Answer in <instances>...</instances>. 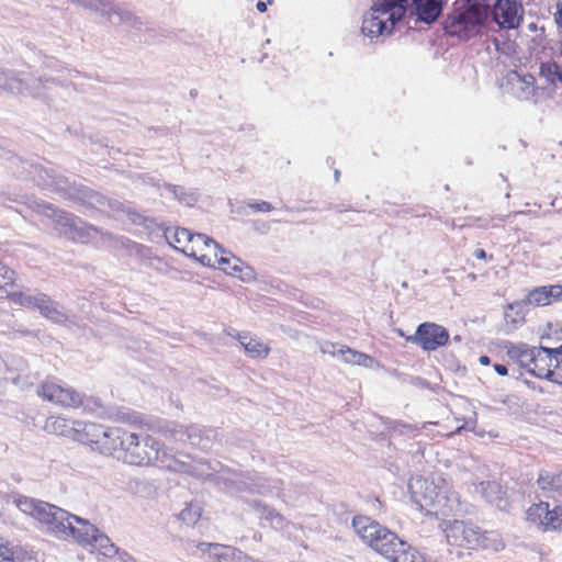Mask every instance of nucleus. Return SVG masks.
<instances>
[{"mask_svg":"<svg viewBox=\"0 0 562 562\" xmlns=\"http://www.w3.org/2000/svg\"><path fill=\"white\" fill-rule=\"evenodd\" d=\"M474 257L477 258V259H485L486 258V252H485L484 249L479 248V249H476L474 251Z\"/></svg>","mask_w":562,"mask_h":562,"instance_id":"6e6d98bb","label":"nucleus"},{"mask_svg":"<svg viewBox=\"0 0 562 562\" xmlns=\"http://www.w3.org/2000/svg\"><path fill=\"white\" fill-rule=\"evenodd\" d=\"M505 88L519 100H533L537 92L536 79L530 74L510 70L505 77Z\"/></svg>","mask_w":562,"mask_h":562,"instance_id":"ddd939ff","label":"nucleus"},{"mask_svg":"<svg viewBox=\"0 0 562 562\" xmlns=\"http://www.w3.org/2000/svg\"><path fill=\"white\" fill-rule=\"evenodd\" d=\"M231 481L229 492H248L252 494L268 495L271 494L277 485H272L267 479L258 475H239Z\"/></svg>","mask_w":562,"mask_h":562,"instance_id":"dca6fc26","label":"nucleus"},{"mask_svg":"<svg viewBox=\"0 0 562 562\" xmlns=\"http://www.w3.org/2000/svg\"><path fill=\"white\" fill-rule=\"evenodd\" d=\"M352 528L361 540L392 562H426L424 557L396 533L368 516H356Z\"/></svg>","mask_w":562,"mask_h":562,"instance_id":"7ed1b4c3","label":"nucleus"},{"mask_svg":"<svg viewBox=\"0 0 562 562\" xmlns=\"http://www.w3.org/2000/svg\"><path fill=\"white\" fill-rule=\"evenodd\" d=\"M408 488L412 493V498L415 503L419 504L420 507L434 505L439 502L440 493L437 492L435 484L426 479H412L408 483Z\"/></svg>","mask_w":562,"mask_h":562,"instance_id":"a211bd4d","label":"nucleus"},{"mask_svg":"<svg viewBox=\"0 0 562 562\" xmlns=\"http://www.w3.org/2000/svg\"><path fill=\"white\" fill-rule=\"evenodd\" d=\"M447 0H375L362 20V33L374 38L392 34L404 18L415 25H432L441 16Z\"/></svg>","mask_w":562,"mask_h":562,"instance_id":"f257e3e1","label":"nucleus"},{"mask_svg":"<svg viewBox=\"0 0 562 562\" xmlns=\"http://www.w3.org/2000/svg\"><path fill=\"white\" fill-rule=\"evenodd\" d=\"M199 262L206 267H218L225 273L240 278L243 281H249L254 278V271L249 267L243 268V262L235 256L227 257L225 254L215 251L213 254H203L199 257Z\"/></svg>","mask_w":562,"mask_h":562,"instance_id":"9b49d317","label":"nucleus"},{"mask_svg":"<svg viewBox=\"0 0 562 562\" xmlns=\"http://www.w3.org/2000/svg\"><path fill=\"white\" fill-rule=\"evenodd\" d=\"M476 491L481 493L487 503L498 508L505 507L506 491L499 483L495 481L481 482L479 486H476Z\"/></svg>","mask_w":562,"mask_h":562,"instance_id":"cd10ccee","label":"nucleus"},{"mask_svg":"<svg viewBox=\"0 0 562 562\" xmlns=\"http://www.w3.org/2000/svg\"><path fill=\"white\" fill-rule=\"evenodd\" d=\"M16 507L24 514L46 525L47 530L57 538L66 539L70 524L68 512L43 501L19 496L15 498Z\"/></svg>","mask_w":562,"mask_h":562,"instance_id":"39448f33","label":"nucleus"},{"mask_svg":"<svg viewBox=\"0 0 562 562\" xmlns=\"http://www.w3.org/2000/svg\"><path fill=\"white\" fill-rule=\"evenodd\" d=\"M15 78L20 82L19 90L11 91L12 94L31 95L33 98H45L47 97L48 83L57 85L58 82L54 78H35L34 76L26 72H16Z\"/></svg>","mask_w":562,"mask_h":562,"instance_id":"f3484780","label":"nucleus"},{"mask_svg":"<svg viewBox=\"0 0 562 562\" xmlns=\"http://www.w3.org/2000/svg\"><path fill=\"white\" fill-rule=\"evenodd\" d=\"M196 548L207 553L215 562H239L243 554V551L236 548L218 543L200 542Z\"/></svg>","mask_w":562,"mask_h":562,"instance_id":"5701e85b","label":"nucleus"},{"mask_svg":"<svg viewBox=\"0 0 562 562\" xmlns=\"http://www.w3.org/2000/svg\"><path fill=\"white\" fill-rule=\"evenodd\" d=\"M202 515V508L198 504L189 503L179 513V519L187 525H194Z\"/></svg>","mask_w":562,"mask_h":562,"instance_id":"58836bf2","label":"nucleus"},{"mask_svg":"<svg viewBox=\"0 0 562 562\" xmlns=\"http://www.w3.org/2000/svg\"><path fill=\"white\" fill-rule=\"evenodd\" d=\"M554 19L557 24L562 27V0H559L557 3V12L554 14Z\"/></svg>","mask_w":562,"mask_h":562,"instance_id":"8fccbe9b","label":"nucleus"},{"mask_svg":"<svg viewBox=\"0 0 562 562\" xmlns=\"http://www.w3.org/2000/svg\"><path fill=\"white\" fill-rule=\"evenodd\" d=\"M128 430L121 427H103L97 450L103 454L122 456L128 441Z\"/></svg>","mask_w":562,"mask_h":562,"instance_id":"4468645a","label":"nucleus"},{"mask_svg":"<svg viewBox=\"0 0 562 562\" xmlns=\"http://www.w3.org/2000/svg\"><path fill=\"white\" fill-rule=\"evenodd\" d=\"M20 303L22 305L38 308L43 315H45L47 318H50L55 322H58L61 319L63 315L60 312H58L56 305L54 302L50 301V299L43 293H38L35 295L32 294H20Z\"/></svg>","mask_w":562,"mask_h":562,"instance_id":"412c9836","label":"nucleus"},{"mask_svg":"<svg viewBox=\"0 0 562 562\" xmlns=\"http://www.w3.org/2000/svg\"><path fill=\"white\" fill-rule=\"evenodd\" d=\"M83 8L90 9L108 19L112 25H124L128 29L140 30L143 22L132 12L114 4L111 0H72Z\"/></svg>","mask_w":562,"mask_h":562,"instance_id":"0eeeda50","label":"nucleus"},{"mask_svg":"<svg viewBox=\"0 0 562 562\" xmlns=\"http://www.w3.org/2000/svg\"><path fill=\"white\" fill-rule=\"evenodd\" d=\"M321 351L323 353H329L331 356L338 355L337 345H335L333 342H325L324 345H322Z\"/></svg>","mask_w":562,"mask_h":562,"instance_id":"de8ad7c7","label":"nucleus"},{"mask_svg":"<svg viewBox=\"0 0 562 562\" xmlns=\"http://www.w3.org/2000/svg\"><path fill=\"white\" fill-rule=\"evenodd\" d=\"M490 20V7L481 4H468L462 10H457L445 21V30L451 36L469 40Z\"/></svg>","mask_w":562,"mask_h":562,"instance_id":"423d86ee","label":"nucleus"},{"mask_svg":"<svg viewBox=\"0 0 562 562\" xmlns=\"http://www.w3.org/2000/svg\"><path fill=\"white\" fill-rule=\"evenodd\" d=\"M71 227H72V240L79 239V240L83 241V238L80 234V229L77 225V222H75L74 220H72Z\"/></svg>","mask_w":562,"mask_h":562,"instance_id":"603ef678","label":"nucleus"},{"mask_svg":"<svg viewBox=\"0 0 562 562\" xmlns=\"http://www.w3.org/2000/svg\"><path fill=\"white\" fill-rule=\"evenodd\" d=\"M0 562H14L11 550L3 543H0Z\"/></svg>","mask_w":562,"mask_h":562,"instance_id":"a18cd8bd","label":"nucleus"},{"mask_svg":"<svg viewBox=\"0 0 562 562\" xmlns=\"http://www.w3.org/2000/svg\"><path fill=\"white\" fill-rule=\"evenodd\" d=\"M71 401H72V408L78 409L81 406H83V398H82V396H80L79 394L75 393L74 391H72Z\"/></svg>","mask_w":562,"mask_h":562,"instance_id":"3c124183","label":"nucleus"},{"mask_svg":"<svg viewBox=\"0 0 562 562\" xmlns=\"http://www.w3.org/2000/svg\"><path fill=\"white\" fill-rule=\"evenodd\" d=\"M537 351L538 347H529L526 344L512 345L507 349V356L510 359L516 360L520 367L527 369L529 372Z\"/></svg>","mask_w":562,"mask_h":562,"instance_id":"c756f323","label":"nucleus"},{"mask_svg":"<svg viewBox=\"0 0 562 562\" xmlns=\"http://www.w3.org/2000/svg\"><path fill=\"white\" fill-rule=\"evenodd\" d=\"M256 8L259 12H266L267 11V3L263 1H258L256 4Z\"/></svg>","mask_w":562,"mask_h":562,"instance_id":"4d7b16f0","label":"nucleus"},{"mask_svg":"<svg viewBox=\"0 0 562 562\" xmlns=\"http://www.w3.org/2000/svg\"><path fill=\"white\" fill-rule=\"evenodd\" d=\"M117 458L131 465H156L173 472L189 473L192 468L188 456L170 453L156 438L146 432L130 431L124 452Z\"/></svg>","mask_w":562,"mask_h":562,"instance_id":"f03ea898","label":"nucleus"},{"mask_svg":"<svg viewBox=\"0 0 562 562\" xmlns=\"http://www.w3.org/2000/svg\"><path fill=\"white\" fill-rule=\"evenodd\" d=\"M165 236L168 243L176 249L181 250L180 245H190L191 233L187 228H177L173 232L167 231Z\"/></svg>","mask_w":562,"mask_h":562,"instance_id":"c9c22d12","label":"nucleus"},{"mask_svg":"<svg viewBox=\"0 0 562 562\" xmlns=\"http://www.w3.org/2000/svg\"><path fill=\"white\" fill-rule=\"evenodd\" d=\"M117 562H136V560L126 551L120 550L115 553V557Z\"/></svg>","mask_w":562,"mask_h":562,"instance_id":"49530a36","label":"nucleus"},{"mask_svg":"<svg viewBox=\"0 0 562 562\" xmlns=\"http://www.w3.org/2000/svg\"><path fill=\"white\" fill-rule=\"evenodd\" d=\"M449 546L464 549H491L499 551L504 548L502 537L496 531H482L471 521L447 520L440 524Z\"/></svg>","mask_w":562,"mask_h":562,"instance_id":"20e7f679","label":"nucleus"},{"mask_svg":"<svg viewBox=\"0 0 562 562\" xmlns=\"http://www.w3.org/2000/svg\"><path fill=\"white\" fill-rule=\"evenodd\" d=\"M33 207L37 213L50 218L55 224L56 231L60 234H67L70 220L65 211L57 210L53 204L45 201H34Z\"/></svg>","mask_w":562,"mask_h":562,"instance_id":"b1692460","label":"nucleus"},{"mask_svg":"<svg viewBox=\"0 0 562 562\" xmlns=\"http://www.w3.org/2000/svg\"><path fill=\"white\" fill-rule=\"evenodd\" d=\"M338 355H340L342 361L348 364L371 368L374 363V359L371 356L346 346H340L338 348Z\"/></svg>","mask_w":562,"mask_h":562,"instance_id":"72a5a7b5","label":"nucleus"},{"mask_svg":"<svg viewBox=\"0 0 562 562\" xmlns=\"http://www.w3.org/2000/svg\"><path fill=\"white\" fill-rule=\"evenodd\" d=\"M45 430L58 436H67L70 427L66 418L52 416L45 423Z\"/></svg>","mask_w":562,"mask_h":562,"instance_id":"e433bc0d","label":"nucleus"},{"mask_svg":"<svg viewBox=\"0 0 562 562\" xmlns=\"http://www.w3.org/2000/svg\"><path fill=\"white\" fill-rule=\"evenodd\" d=\"M79 204L87 207L104 209L108 205L114 212H126L130 220L135 224H140L143 217L135 211L125 209L124 205L117 201H111L92 189L82 184L72 186V204Z\"/></svg>","mask_w":562,"mask_h":562,"instance_id":"6e6552de","label":"nucleus"},{"mask_svg":"<svg viewBox=\"0 0 562 562\" xmlns=\"http://www.w3.org/2000/svg\"><path fill=\"white\" fill-rule=\"evenodd\" d=\"M103 426L94 423L72 422V440L89 445L97 450Z\"/></svg>","mask_w":562,"mask_h":562,"instance_id":"4be33fe9","label":"nucleus"},{"mask_svg":"<svg viewBox=\"0 0 562 562\" xmlns=\"http://www.w3.org/2000/svg\"><path fill=\"white\" fill-rule=\"evenodd\" d=\"M72 521L77 525L72 526V539L82 547L91 544L93 538L98 536L99 529L88 520L74 514Z\"/></svg>","mask_w":562,"mask_h":562,"instance_id":"bb28decb","label":"nucleus"},{"mask_svg":"<svg viewBox=\"0 0 562 562\" xmlns=\"http://www.w3.org/2000/svg\"><path fill=\"white\" fill-rule=\"evenodd\" d=\"M212 430L203 429L196 425L183 426L172 423L166 427V437L175 441L188 442L192 446L207 448L212 439Z\"/></svg>","mask_w":562,"mask_h":562,"instance_id":"f8f14e48","label":"nucleus"},{"mask_svg":"<svg viewBox=\"0 0 562 562\" xmlns=\"http://www.w3.org/2000/svg\"><path fill=\"white\" fill-rule=\"evenodd\" d=\"M32 170L30 173L32 175V180L40 187L43 188H54L56 190H61V182H64L63 179L55 178L50 175V172L41 167V166H31ZM65 183L67 181L65 180Z\"/></svg>","mask_w":562,"mask_h":562,"instance_id":"473e14b6","label":"nucleus"},{"mask_svg":"<svg viewBox=\"0 0 562 562\" xmlns=\"http://www.w3.org/2000/svg\"><path fill=\"white\" fill-rule=\"evenodd\" d=\"M170 192H172L176 196L179 195V193H182L183 189L179 186H175V184H166L165 186Z\"/></svg>","mask_w":562,"mask_h":562,"instance_id":"864d4df0","label":"nucleus"},{"mask_svg":"<svg viewBox=\"0 0 562 562\" xmlns=\"http://www.w3.org/2000/svg\"><path fill=\"white\" fill-rule=\"evenodd\" d=\"M88 548H90L91 551L97 550L105 558H114L115 553L119 552V548L106 535L102 533L100 530L98 531V536L93 538L91 544H89Z\"/></svg>","mask_w":562,"mask_h":562,"instance_id":"f704fd0d","label":"nucleus"},{"mask_svg":"<svg viewBox=\"0 0 562 562\" xmlns=\"http://www.w3.org/2000/svg\"><path fill=\"white\" fill-rule=\"evenodd\" d=\"M396 333L401 336V337H407L405 336L404 331L402 329H396Z\"/></svg>","mask_w":562,"mask_h":562,"instance_id":"bf43d9fd","label":"nucleus"},{"mask_svg":"<svg viewBox=\"0 0 562 562\" xmlns=\"http://www.w3.org/2000/svg\"><path fill=\"white\" fill-rule=\"evenodd\" d=\"M190 245H186L182 247L181 251L188 256L193 257L199 261V257L203 254H213L215 251H220L221 254H226L225 249L216 243L211 237L204 234H192L191 233Z\"/></svg>","mask_w":562,"mask_h":562,"instance_id":"6ab92c4d","label":"nucleus"},{"mask_svg":"<svg viewBox=\"0 0 562 562\" xmlns=\"http://www.w3.org/2000/svg\"><path fill=\"white\" fill-rule=\"evenodd\" d=\"M479 360L481 364H490V358L487 356H481Z\"/></svg>","mask_w":562,"mask_h":562,"instance_id":"13d9d810","label":"nucleus"},{"mask_svg":"<svg viewBox=\"0 0 562 562\" xmlns=\"http://www.w3.org/2000/svg\"><path fill=\"white\" fill-rule=\"evenodd\" d=\"M528 518L538 521L544 530H555L562 524V507L554 505L550 508L549 503L540 502L528 509Z\"/></svg>","mask_w":562,"mask_h":562,"instance_id":"2eb2a0df","label":"nucleus"},{"mask_svg":"<svg viewBox=\"0 0 562 562\" xmlns=\"http://www.w3.org/2000/svg\"><path fill=\"white\" fill-rule=\"evenodd\" d=\"M537 486L544 497L562 498V470H541L537 477Z\"/></svg>","mask_w":562,"mask_h":562,"instance_id":"aec40b11","label":"nucleus"},{"mask_svg":"<svg viewBox=\"0 0 562 562\" xmlns=\"http://www.w3.org/2000/svg\"><path fill=\"white\" fill-rule=\"evenodd\" d=\"M237 213H238V214H246L241 209H238V210H237Z\"/></svg>","mask_w":562,"mask_h":562,"instance_id":"680f3d73","label":"nucleus"},{"mask_svg":"<svg viewBox=\"0 0 562 562\" xmlns=\"http://www.w3.org/2000/svg\"><path fill=\"white\" fill-rule=\"evenodd\" d=\"M248 206L257 212H270L273 210L272 204L266 201L252 202Z\"/></svg>","mask_w":562,"mask_h":562,"instance_id":"37998d69","label":"nucleus"},{"mask_svg":"<svg viewBox=\"0 0 562 562\" xmlns=\"http://www.w3.org/2000/svg\"><path fill=\"white\" fill-rule=\"evenodd\" d=\"M543 348L544 347L542 346L538 347V351L532 361V366L530 367L529 373L539 379H546L552 382V376L554 375V360L548 352L543 351Z\"/></svg>","mask_w":562,"mask_h":562,"instance_id":"a878e982","label":"nucleus"},{"mask_svg":"<svg viewBox=\"0 0 562 562\" xmlns=\"http://www.w3.org/2000/svg\"><path fill=\"white\" fill-rule=\"evenodd\" d=\"M38 394L42 395L45 400L61 407H67L69 405L70 391L61 387L59 384L53 381L43 383Z\"/></svg>","mask_w":562,"mask_h":562,"instance_id":"c85d7f7f","label":"nucleus"},{"mask_svg":"<svg viewBox=\"0 0 562 562\" xmlns=\"http://www.w3.org/2000/svg\"><path fill=\"white\" fill-rule=\"evenodd\" d=\"M525 16L521 0H495L490 7V19L501 30H517Z\"/></svg>","mask_w":562,"mask_h":562,"instance_id":"1a4fd4ad","label":"nucleus"},{"mask_svg":"<svg viewBox=\"0 0 562 562\" xmlns=\"http://www.w3.org/2000/svg\"><path fill=\"white\" fill-rule=\"evenodd\" d=\"M539 78L543 81L540 88L551 93L553 88L561 83L562 71L557 63H542L540 65Z\"/></svg>","mask_w":562,"mask_h":562,"instance_id":"2f4dec72","label":"nucleus"},{"mask_svg":"<svg viewBox=\"0 0 562 562\" xmlns=\"http://www.w3.org/2000/svg\"><path fill=\"white\" fill-rule=\"evenodd\" d=\"M552 382L562 384V359H555Z\"/></svg>","mask_w":562,"mask_h":562,"instance_id":"c03bdc74","label":"nucleus"},{"mask_svg":"<svg viewBox=\"0 0 562 562\" xmlns=\"http://www.w3.org/2000/svg\"><path fill=\"white\" fill-rule=\"evenodd\" d=\"M558 300H562V285L560 284L539 286L527 295V302L535 306H546Z\"/></svg>","mask_w":562,"mask_h":562,"instance_id":"393cba45","label":"nucleus"},{"mask_svg":"<svg viewBox=\"0 0 562 562\" xmlns=\"http://www.w3.org/2000/svg\"><path fill=\"white\" fill-rule=\"evenodd\" d=\"M236 338L251 358L265 359L270 352L268 345L250 337L248 333H238Z\"/></svg>","mask_w":562,"mask_h":562,"instance_id":"7c9ffc66","label":"nucleus"},{"mask_svg":"<svg viewBox=\"0 0 562 562\" xmlns=\"http://www.w3.org/2000/svg\"><path fill=\"white\" fill-rule=\"evenodd\" d=\"M249 506L254 509V512L256 513L257 517L262 521H266L268 522V520L270 519V517L272 516V514L274 513V508L263 504V503H260V502H257V501H252L249 503Z\"/></svg>","mask_w":562,"mask_h":562,"instance_id":"ea45409f","label":"nucleus"},{"mask_svg":"<svg viewBox=\"0 0 562 562\" xmlns=\"http://www.w3.org/2000/svg\"><path fill=\"white\" fill-rule=\"evenodd\" d=\"M494 369L499 375H506L508 373V369L504 364L496 363L494 364Z\"/></svg>","mask_w":562,"mask_h":562,"instance_id":"5fc2aeb1","label":"nucleus"},{"mask_svg":"<svg viewBox=\"0 0 562 562\" xmlns=\"http://www.w3.org/2000/svg\"><path fill=\"white\" fill-rule=\"evenodd\" d=\"M544 352H548L552 359L555 361V359H559L558 356H562V345L558 348H543Z\"/></svg>","mask_w":562,"mask_h":562,"instance_id":"09e8293b","label":"nucleus"},{"mask_svg":"<svg viewBox=\"0 0 562 562\" xmlns=\"http://www.w3.org/2000/svg\"><path fill=\"white\" fill-rule=\"evenodd\" d=\"M268 524L276 530H283L289 525V521L280 513L274 510V513L268 520Z\"/></svg>","mask_w":562,"mask_h":562,"instance_id":"79ce46f5","label":"nucleus"},{"mask_svg":"<svg viewBox=\"0 0 562 562\" xmlns=\"http://www.w3.org/2000/svg\"><path fill=\"white\" fill-rule=\"evenodd\" d=\"M19 85L15 71L0 67V91L11 93V91L19 90Z\"/></svg>","mask_w":562,"mask_h":562,"instance_id":"4c0bfd02","label":"nucleus"},{"mask_svg":"<svg viewBox=\"0 0 562 562\" xmlns=\"http://www.w3.org/2000/svg\"><path fill=\"white\" fill-rule=\"evenodd\" d=\"M14 271L0 262V288L12 284L14 281Z\"/></svg>","mask_w":562,"mask_h":562,"instance_id":"a19ab883","label":"nucleus"},{"mask_svg":"<svg viewBox=\"0 0 562 562\" xmlns=\"http://www.w3.org/2000/svg\"><path fill=\"white\" fill-rule=\"evenodd\" d=\"M339 175H340V173H339V171H338V170H335V180H336V181H338V179H339Z\"/></svg>","mask_w":562,"mask_h":562,"instance_id":"052dcab7","label":"nucleus"},{"mask_svg":"<svg viewBox=\"0 0 562 562\" xmlns=\"http://www.w3.org/2000/svg\"><path fill=\"white\" fill-rule=\"evenodd\" d=\"M448 339V330L435 323H423L414 335L406 337L407 341L420 346L425 351H434L445 346Z\"/></svg>","mask_w":562,"mask_h":562,"instance_id":"9d476101","label":"nucleus"}]
</instances>
